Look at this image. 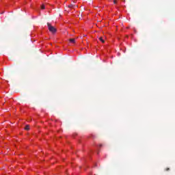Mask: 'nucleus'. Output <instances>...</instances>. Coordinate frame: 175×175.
Returning a JSON list of instances; mask_svg holds the SVG:
<instances>
[{
	"mask_svg": "<svg viewBox=\"0 0 175 175\" xmlns=\"http://www.w3.org/2000/svg\"><path fill=\"white\" fill-rule=\"evenodd\" d=\"M48 29L51 33H55L57 32V29L54 26L51 25L50 23H47Z\"/></svg>",
	"mask_w": 175,
	"mask_h": 175,
	"instance_id": "f257e3e1",
	"label": "nucleus"
},
{
	"mask_svg": "<svg viewBox=\"0 0 175 175\" xmlns=\"http://www.w3.org/2000/svg\"><path fill=\"white\" fill-rule=\"evenodd\" d=\"M69 42H70V43L75 44V43H76V40H75V38H71L69 40Z\"/></svg>",
	"mask_w": 175,
	"mask_h": 175,
	"instance_id": "f03ea898",
	"label": "nucleus"
},
{
	"mask_svg": "<svg viewBox=\"0 0 175 175\" xmlns=\"http://www.w3.org/2000/svg\"><path fill=\"white\" fill-rule=\"evenodd\" d=\"M68 8H78V6L75 4H70L68 5Z\"/></svg>",
	"mask_w": 175,
	"mask_h": 175,
	"instance_id": "7ed1b4c3",
	"label": "nucleus"
},
{
	"mask_svg": "<svg viewBox=\"0 0 175 175\" xmlns=\"http://www.w3.org/2000/svg\"><path fill=\"white\" fill-rule=\"evenodd\" d=\"M98 39L100 42H102V43H105V40H103V37H100Z\"/></svg>",
	"mask_w": 175,
	"mask_h": 175,
	"instance_id": "20e7f679",
	"label": "nucleus"
},
{
	"mask_svg": "<svg viewBox=\"0 0 175 175\" xmlns=\"http://www.w3.org/2000/svg\"><path fill=\"white\" fill-rule=\"evenodd\" d=\"M25 131H29V125H26L25 127Z\"/></svg>",
	"mask_w": 175,
	"mask_h": 175,
	"instance_id": "39448f33",
	"label": "nucleus"
},
{
	"mask_svg": "<svg viewBox=\"0 0 175 175\" xmlns=\"http://www.w3.org/2000/svg\"><path fill=\"white\" fill-rule=\"evenodd\" d=\"M45 8H46V7L44 6V5H41V9L44 10Z\"/></svg>",
	"mask_w": 175,
	"mask_h": 175,
	"instance_id": "423d86ee",
	"label": "nucleus"
},
{
	"mask_svg": "<svg viewBox=\"0 0 175 175\" xmlns=\"http://www.w3.org/2000/svg\"><path fill=\"white\" fill-rule=\"evenodd\" d=\"M169 170H170V168H166V169H165V171H166V172H169Z\"/></svg>",
	"mask_w": 175,
	"mask_h": 175,
	"instance_id": "0eeeda50",
	"label": "nucleus"
},
{
	"mask_svg": "<svg viewBox=\"0 0 175 175\" xmlns=\"http://www.w3.org/2000/svg\"><path fill=\"white\" fill-rule=\"evenodd\" d=\"M113 3L114 4L117 3V0H113Z\"/></svg>",
	"mask_w": 175,
	"mask_h": 175,
	"instance_id": "6e6552de",
	"label": "nucleus"
},
{
	"mask_svg": "<svg viewBox=\"0 0 175 175\" xmlns=\"http://www.w3.org/2000/svg\"><path fill=\"white\" fill-rule=\"evenodd\" d=\"M73 3H76V0H72Z\"/></svg>",
	"mask_w": 175,
	"mask_h": 175,
	"instance_id": "1a4fd4ad",
	"label": "nucleus"
}]
</instances>
